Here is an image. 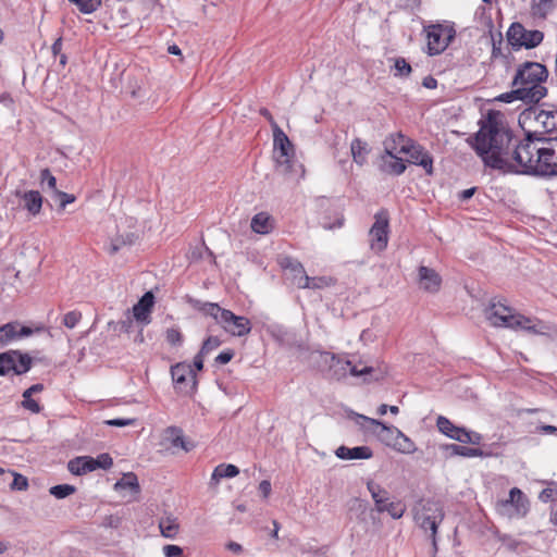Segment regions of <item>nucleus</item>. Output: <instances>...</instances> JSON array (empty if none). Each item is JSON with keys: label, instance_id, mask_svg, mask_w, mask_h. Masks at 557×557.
<instances>
[{"label": "nucleus", "instance_id": "1", "mask_svg": "<svg viewBox=\"0 0 557 557\" xmlns=\"http://www.w3.org/2000/svg\"><path fill=\"white\" fill-rule=\"evenodd\" d=\"M499 112L491 111L467 141L486 166L543 177H557V137L515 138Z\"/></svg>", "mask_w": 557, "mask_h": 557}, {"label": "nucleus", "instance_id": "2", "mask_svg": "<svg viewBox=\"0 0 557 557\" xmlns=\"http://www.w3.org/2000/svg\"><path fill=\"white\" fill-rule=\"evenodd\" d=\"M484 315L491 325L496 327L524 330L535 334L541 332L532 319L515 313V310L503 304L500 299L494 298L485 308Z\"/></svg>", "mask_w": 557, "mask_h": 557}, {"label": "nucleus", "instance_id": "3", "mask_svg": "<svg viewBox=\"0 0 557 557\" xmlns=\"http://www.w3.org/2000/svg\"><path fill=\"white\" fill-rule=\"evenodd\" d=\"M519 123L534 128L533 132L527 133L531 134L533 138H543L537 134L557 129V107L546 103L541 107H530L520 114Z\"/></svg>", "mask_w": 557, "mask_h": 557}, {"label": "nucleus", "instance_id": "4", "mask_svg": "<svg viewBox=\"0 0 557 557\" xmlns=\"http://www.w3.org/2000/svg\"><path fill=\"white\" fill-rule=\"evenodd\" d=\"M330 356V376L333 380L341 381L348 374L352 376H361L364 382L379 381L384 376V371L375 369L371 366L362 364L361 362L354 364L350 360H344L334 354H326Z\"/></svg>", "mask_w": 557, "mask_h": 557}, {"label": "nucleus", "instance_id": "5", "mask_svg": "<svg viewBox=\"0 0 557 557\" xmlns=\"http://www.w3.org/2000/svg\"><path fill=\"white\" fill-rule=\"evenodd\" d=\"M201 311L212 317L225 332L233 336H246L251 331V323L248 318L236 315L231 310L221 308L218 304H203Z\"/></svg>", "mask_w": 557, "mask_h": 557}, {"label": "nucleus", "instance_id": "6", "mask_svg": "<svg viewBox=\"0 0 557 557\" xmlns=\"http://www.w3.org/2000/svg\"><path fill=\"white\" fill-rule=\"evenodd\" d=\"M494 507L496 513L503 518L523 519L530 511V500L519 487H512L508 497L497 499Z\"/></svg>", "mask_w": 557, "mask_h": 557}, {"label": "nucleus", "instance_id": "7", "mask_svg": "<svg viewBox=\"0 0 557 557\" xmlns=\"http://www.w3.org/2000/svg\"><path fill=\"white\" fill-rule=\"evenodd\" d=\"M444 516L443 507L438 503L432 500H426L414 513L417 524L424 531H431L434 554L437 552V528L442 523Z\"/></svg>", "mask_w": 557, "mask_h": 557}, {"label": "nucleus", "instance_id": "8", "mask_svg": "<svg viewBox=\"0 0 557 557\" xmlns=\"http://www.w3.org/2000/svg\"><path fill=\"white\" fill-rule=\"evenodd\" d=\"M548 77V71L545 65L539 62L527 61L521 64L513 77L512 85L521 88H541L544 90V97L547 94L546 87L542 85Z\"/></svg>", "mask_w": 557, "mask_h": 557}, {"label": "nucleus", "instance_id": "9", "mask_svg": "<svg viewBox=\"0 0 557 557\" xmlns=\"http://www.w3.org/2000/svg\"><path fill=\"white\" fill-rule=\"evenodd\" d=\"M367 488L374 502V513L387 512L393 519H400L406 507L400 502H389L388 492L374 481L367 483Z\"/></svg>", "mask_w": 557, "mask_h": 557}, {"label": "nucleus", "instance_id": "10", "mask_svg": "<svg viewBox=\"0 0 557 557\" xmlns=\"http://www.w3.org/2000/svg\"><path fill=\"white\" fill-rule=\"evenodd\" d=\"M428 53L437 55L442 53L456 36V30L449 24H434L426 29Z\"/></svg>", "mask_w": 557, "mask_h": 557}, {"label": "nucleus", "instance_id": "11", "mask_svg": "<svg viewBox=\"0 0 557 557\" xmlns=\"http://www.w3.org/2000/svg\"><path fill=\"white\" fill-rule=\"evenodd\" d=\"M33 366V358L27 352L8 350L0 352V376L13 372L15 375L25 374Z\"/></svg>", "mask_w": 557, "mask_h": 557}, {"label": "nucleus", "instance_id": "12", "mask_svg": "<svg viewBox=\"0 0 557 557\" xmlns=\"http://www.w3.org/2000/svg\"><path fill=\"white\" fill-rule=\"evenodd\" d=\"M436 428L445 436L462 444L480 445L483 440L482 434L458 426L444 416L436 418Z\"/></svg>", "mask_w": 557, "mask_h": 557}, {"label": "nucleus", "instance_id": "13", "mask_svg": "<svg viewBox=\"0 0 557 557\" xmlns=\"http://www.w3.org/2000/svg\"><path fill=\"white\" fill-rule=\"evenodd\" d=\"M358 420H362L364 423L373 425L375 428H381L383 432L391 434L392 437H395V442L393 443V447L403 454H412L416 450L414 443L405 435L399 429L394 425H386L385 423L366 417L363 414H357Z\"/></svg>", "mask_w": 557, "mask_h": 557}, {"label": "nucleus", "instance_id": "14", "mask_svg": "<svg viewBox=\"0 0 557 557\" xmlns=\"http://www.w3.org/2000/svg\"><path fill=\"white\" fill-rule=\"evenodd\" d=\"M371 249L381 252L387 247L388 243V214L386 211H380L375 214V222L369 232Z\"/></svg>", "mask_w": 557, "mask_h": 557}, {"label": "nucleus", "instance_id": "15", "mask_svg": "<svg viewBox=\"0 0 557 557\" xmlns=\"http://www.w3.org/2000/svg\"><path fill=\"white\" fill-rule=\"evenodd\" d=\"M399 153L408 154L411 163L422 166L426 174H433V158L421 145L407 140L399 148Z\"/></svg>", "mask_w": 557, "mask_h": 557}, {"label": "nucleus", "instance_id": "16", "mask_svg": "<svg viewBox=\"0 0 557 557\" xmlns=\"http://www.w3.org/2000/svg\"><path fill=\"white\" fill-rule=\"evenodd\" d=\"M347 515L350 520H356L360 524H367L371 521L376 523L374 509L370 507L366 499L354 497L347 502Z\"/></svg>", "mask_w": 557, "mask_h": 557}, {"label": "nucleus", "instance_id": "17", "mask_svg": "<svg viewBox=\"0 0 557 557\" xmlns=\"http://www.w3.org/2000/svg\"><path fill=\"white\" fill-rule=\"evenodd\" d=\"M272 131L274 149L275 151H278V154L276 156V162L280 165H285L289 162V158L294 154L293 145L287 135L276 124V122H272Z\"/></svg>", "mask_w": 557, "mask_h": 557}, {"label": "nucleus", "instance_id": "18", "mask_svg": "<svg viewBox=\"0 0 557 557\" xmlns=\"http://www.w3.org/2000/svg\"><path fill=\"white\" fill-rule=\"evenodd\" d=\"M12 194L20 200V206H22L29 215L36 216L40 213L44 198L38 190L16 188Z\"/></svg>", "mask_w": 557, "mask_h": 557}, {"label": "nucleus", "instance_id": "19", "mask_svg": "<svg viewBox=\"0 0 557 557\" xmlns=\"http://www.w3.org/2000/svg\"><path fill=\"white\" fill-rule=\"evenodd\" d=\"M33 333L28 326H22L17 322H10L0 326V348L5 347L10 343L29 336Z\"/></svg>", "mask_w": 557, "mask_h": 557}, {"label": "nucleus", "instance_id": "20", "mask_svg": "<svg viewBox=\"0 0 557 557\" xmlns=\"http://www.w3.org/2000/svg\"><path fill=\"white\" fill-rule=\"evenodd\" d=\"M515 90L510 92L503 94L499 97V100L505 102H511L512 100L519 99L527 103H537L541 99L544 98V90L541 88H521L516 86Z\"/></svg>", "mask_w": 557, "mask_h": 557}, {"label": "nucleus", "instance_id": "21", "mask_svg": "<svg viewBox=\"0 0 557 557\" xmlns=\"http://www.w3.org/2000/svg\"><path fill=\"white\" fill-rule=\"evenodd\" d=\"M171 374L173 382L176 386L183 389V385L187 382H191L190 388L186 389L185 393L191 392L196 386V374L190 364L177 363L171 368Z\"/></svg>", "mask_w": 557, "mask_h": 557}, {"label": "nucleus", "instance_id": "22", "mask_svg": "<svg viewBox=\"0 0 557 557\" xmlns=\"http://www.w3.org/2000/svg\"><path fill=\"white\" fill-rule=\"evenodd\" d=\"M418 276L420 286L424 290L435 293L440 289L442 278L435 270L421 265L418 270Z\"/></svg>", "mask_w": 557, "mask_h": 557}, {"label": "nucleus", "instance_id": "23", "mask_svg": "<svg viewBox=\"0 0 557 557\" xmlns=\"http://www.w3.org/2000/svg\"><path fill=\"white\" fill-rule=\"evenodd\" d=\"M154 296L151 292H147L143 295L139 301L133 307L134 318L143 323H149V315L153 307Z\"/></svg>", "mask_w": 557, "mask_h": 557}, {"label": "nucleus", "instance_id": "24", "mask_svg": "<svg viewBox=\"0 0 557 557\" xmlns=\"http://www.w3.org/2000/svg\"><path fill=\"white\" fill-rule=\"evenodd\" d=\"M335 455L343 460L370 459L373 457V451L369 446H356L350 448L342 445L335 450Z\"/></svg>", "mask_w": 557, "mask_h": 557}, {"label": "nucleus", "instance_id": "25", "mask_svg": "<svg viewBox=\"0 0 557 557\" xmlns=\"http://www.w3.org/2000/svg\"><path fill=\"white\" fill-rule=\"evenodd\" d=\"M380 170L387 174L400 175L406 170V164L401 158H398L396 154L394 157L387 156L386 153L382 154Z\"/></svg>", "mask_w": 557, "mask_h": 557}, {"label": "nucleus", "instance_id": "26", "mask_svg": "<svg viewBox=\"0 0 557 557\" xmlns=\"http://www.w3.org/2000/svg\"><path fill=\"white\" fill-rule=\"evenodd\" d=\"M67 469L72 474L83 475L95 471L94 457L81 456L69 461Z\"/></svg>", "mask_w": 557, "mask_h": 557}, {"label": "nucleus", "instance_id": "27", "mask_svg": "<svg viewBox=\"0 0 557 557\" xmlns=\"http://www.w3.org/2000/svg\"><path fill=\"white\" fill-rule=\"evenodd\" d=\"M250 226L258 234H268L273 228V219L267 212H259L252 218Z\"/></svg>", "mask_w": 557, "mask_h": 557}, {"label": "nucleus", "instance_id": "28", "mask_svg": "<svg viewBox=\"0 0 557 557\" xmlns=\"http://www.w3.org/2000/svg\"><path fill=\"white\" fill-rule=\"evenodd\" d=\"M407 140H410L401 133L392 134L383 141L384 145V153L387 156L394 157L396 152L399 153V148L403 144H407Z\"/></svg>", "mask_w": 557, "mask_h": 557}, {"label": "nucleus", "instance_id": "29", "mask_svg": "<svg viewBox=\"0 0 557 557\" xmlns=\"http://www.w3.org/2000/svg\"><path fill=\"white\" fill-rule=\"evenodd\" d=\"M445 449L449 450L451 455L472 458V457H486L487 454L480 448L467 447L457 444H447Z\"/></svg>", "mask_w": 557, "mask_h": 557}, {"label": "nucleus", "instance_id": "30", "mask_svg": "<svg viewBox=\"0 0 557 557\" xmlns=\"http://www.w3.org/2000/svg\"><path fill=\"white\" fill-rule=\"evenodd\" d=\"M295 269L299 274V278L297 282L298 288H321L323 278L321 277H310L306 274L302 264H295Z\"/></svg>", "mask_w": 557, "mask_h": 557}, {"label": "nucleus", "instance_id": "31", "mask_svg": "<svg viewBox=\"0 0 557 557\" xmlns=\"http://www.w3.org/2000/svg\"><path fill=\"white\" fill-rule=\"evenodd\" d=\"M350 151L354 161L363 165L367 162V156L369 153L368 144L360 138H355L350 144Z\"/></svg>", "mask_w": 557, "mask_h": 557}, {"label": "nucleus", "instance_id": "32", "mask_svg": "<svg viewBox=\"0 0 557 557\" xmlns=\"http://www.w3.org/2000/svg\"><path fill=\"white\" fill-rule=\"evenodd\" d=\"M239 473V469L234 465L221 463L215 467L211 474V484H218L221 479L234 478Z\"/></svg>", "mask_w": 557, "mask_h": 557}, {"label": "nucleus", "instance_id": "33", "mask_svg": "<svg viewBox=\"0 0 557 557\" xmlns=\"http://www.w3.org/2000/svg\"><path fill=\"white\" fill-rule=\"evenodd\" d=\"M544 39V34L537 29L524 28V34L521 39V48L532 49L537 47Z\"/></svg>", "mask_w": 557, "mask_h": 557}, {"label": "nucleus", "instance_id": "34", "mask_svg": "<svg viewBox=\"0 0 557 557\" xmlns=\"http://www.w3.org/2000/svg\"><path fill=\"white\" fill-rule=\"evenodd\" d=\"M114 490L116 492H120L123 490H128L131 493H134V494L138 493L139 484H138L137 476L132 472L125 474L121 480H119L114 484Z\"/></svg>", "mask_w": 557, "mask_h": 557}, {"label": "nucleus", "instance_id": "35", "mask_svg": "<svg viewBox=\"0 0 557 557\" xmlns=\"http://www.w3.org/2000/svg\"><path fill=\"white\" fill-rule=\"evenodd\" d=\"M524 34V26L518 22L512 23L507 30V40L513 49L521 48V39Z\"/></svg>", "mask_w": 557, "mask_h": 557}, {"label": "nucleus", "instance_id": "36", "mask_svg": "<svg viewBox=\"0 0 557 557\" xmlns=\"http://www.w3.org/2000/svg\"><path fill=\"white\" fill-rule=\"evenodd\" d=\"M165 438L171 441L172 446L188 450L181 429L175 426L168 428L165 431Z\"/></svg>", "mask_w": 557, "mask_h": 557}, {"label": "nucleus", "instance_id": "37", "mask_svg": "<svg viewBox=\"0 0 557 557\" xmlns=\"http://www.w3.org/2000/svg\"><path fill=\"white\" fill-rule=\"evenodd\" d=\"M159 528L161 534L168 539H173L178 532V523L176 522V519L170 517L162 519L159 523Z\"/></svg>", "mask_w": 557, "mask_h": 557}, {"label": "nucleus", "instance_id": "38", "mask_svg": "<svg viewBox=\"0 0 557 557\" xmlns=\"http://www.w3.org/2000/svg\"><path fill=\"white\" fill-rule=\"evenodd\" d=\"M84 14H91L101 7V0H69Z\"/></svg>", "mask_w": 557, "mask_h": 557}, {"label": "nucleus", "instance_id": "39", "mask_svg": "<svg viewBox=\"0 0 557 557\" xmlns=\"http://www.w3.org/2000/svg\"><path fill=\"white\" fill-rule=\"evenodd\" d=\"M76 491V487L74 485L70 484H59L54 485L49 490V493L54 496L55 498L62 499L65 498L72 494H74Z\"/></svg>", "mask_w": 557, "mask_h": 557}, {"label": "nucleus", "instance_id": "40", "mask_svg": "<svg viewBox=\"0 0 557 557\" xmlns=\"http://www.w3.org/2000/svg\"><path fill=\"white\" fill-rule=\"evenodd\" d=\"M394 67L396 77H408L412 72L411 65L404 58H396Z\"/></svg>", "mask_w": 557, "mask_h": 557}, {"label": "nucleus", "instance_id": "41", "mask_svg": "<svg viewBox=\"0 0 557 557\" xmlns=\"http://www.w3.org/2000/svg\"><path fill=\"white\" fill-rule=\"evenodd\" d=\"M134 235L127 234L126 236H117L111 240L109 252L111 255L116 253L123 246L131 245L133 243Z\"/></svg>", "mask_w": 557, "mask_h": 557}, {"label": "nucleus", "instance_id": "42", "mask_svg": "<svg viewBox=\"0 0 557 557\" xmlns=\"http://www.w3.org/2000/svg\"><path fill=\"white\" fill-rule=\"evenodd\" d=\"M22 407L33 413H39L41 410L38 401L32 398V396H27L26 392L23 393V400L21 403Z\"/></svg>", "mask_w": 557, "mask_h": 557}, {"label": "nucleus", "instance_id": "43", "mask_svg": "<svg viewBox=\"0 0 557 557\" xmlns=\"http://www.w3.org/2000/svg\"><path fill=\"white\" fill-rule=\"evenodd\" d=\"M12 475H13V482L10 484V487L12 490H16V491L27 490L28 480L26 476H24L17 472H12Z\"/></svg>", "mask_w": 557, "mask_h": 557}, {"label": "nucleus", "instance_id": "44", "mask_svg": "<svg viewBox=\"0 0 557 557\" xmlns=\"http://www.w3.org/2000/svg\"><path fill=\"white\" fill-rule=\"evenodd\" d=\"M54 200L59 201L60 209H64L69 203L75 201V196L61 190H55L53 194Z\"/></svg>", "mask_w": 557, "mask_h": 557}, {"label": "nucleus", "instance_id": "45", "mask_svg": "<svg viewBox=\"0 0 557 557\" xmlns=\"http://www.w3.org/2000/svg\"><path fill=\"white\" fill-rule=\"evenodd\" d=\"M40 181L41 183H46L48 188L54 194L57 189V180L55 177L51 174L50 170L49 169H44L41 170L40 172Z\"/></svg>", "mask_w": 557, "mask_h": 557}, {"label": "nucleus", "instance_id": "46", "mask_svg": "<svg viewBox=\"0 0 557 557\" xmlns=\"http://www.w3.org/2000/svg\"><path fill=\"white\" fill-rule=\"evenodd\" d=\"M82 319V313L79 311H70L63 317V324L69 329H74Z\"/></svg>", "mask_w": 557, "mask_h": 557}, {"label": "nucleus", "instance_id": "47", "mask_svg": "<svg viewBox=\"0 0 557 557\" xmlns=\"http://www.w3.org/2000/svg\"><path fill=\"white\" fill-rule=\"evenodd\" d=\"M282 267L285 269V270H288L290 272V274L293 275V284H295L297 286V282H298V278H299V274L298 272L296 271L295 269V264H301L300 262L294 260V259H290V258H285L283 261H282Z\"/></svg>", "mask_w": 557, "mask_h": 557}, {"label": "nucleus", "instance_id": "48", "mask_svg": "<svg viewBox=\"0 0 557 557\" xmlns=\"http://www.w3.org/2000/svg\"><path fill=\"white\" fill-rule=\"evenodd\" d=\"M95 470L103 469L107 470L113 465V460L109 454H101L97 458H94Z\"/></svg>", "mask_w": 557, "mask_h": 557}, {"label": "nucleus", "instance_id": "49", "mask_svg": "<svg viewBox=\"0 0 557 557\" xmlns=\"http://www.w3.org/2000/svg\"><path fill=\"white\" fill-rule=\"evenodd\" d=\"M221 345V341L216 336H209L202 344L201 350L202 354H209L213 349L218 348Z\"/></svg>", "mask_w": 557, "mask_h": 557}, {"label": "nucleus", "instance_id": "50", "mask_svg": "<svg viewBox=\"0 0 557 557\" xmlns=\"http://www.w3.org/2000/svg\"><path fill=\"white\" fill-rule=\"evenodd\" d=\"M135 422H136V419H134V418H116V419L106 420L104 424L110 425V426L123 428V426L133 425V424H135Z\"/></svg>", "mask_w": 557, "mask_h": 557}, {"label": "nucleus", "instance_id": "51", "mask_svg": "<svg viewBox=\"0 0 557 557\" xmlns=\"http://www.w3.org/2000/svg\"><path fill=\"white\" fill-rule=\"evenodd\" d=\"M166 341L171 344V345H180L183 341V336L181 334V332L176 329H169L166 331Z\"/></svg>", "mask_w": 557, "mask_h": 557}, {"label": "nucleus", "instance_id": "52", "mask_svg": "<svg viewBox=\"0 0 557 557\" xmlns=\"http://www.w3.org/2000/svg\"><path fill=\"white\" fill-rule=\"evenodd\" d=\"M550 1L552 0H539V2L533 5L535 13L545 16L547 11L550 9Z\"/></svg>", "mask_w": 557, "mask_h": 557}, {"label": "nucleus", "instance_id": "53", "mask_svg": "<svg viewBox=\"0 0 557 557\" xmlns=\"http://www.w3.org/2000/svg\"><path fill=\"white\" fill-rule=\"evenodd\" d=\"M233 357H234L233 350H230V349L224 350L215 357V362L219 364H226L232 360Z\"/></svg>", "mask_w": 557, "mask_h": 557}, {"label": "nucleus", "instance_id": "54", "mask_svg": "<svg viewBox=\"0 0 557 557\" xmlns=\"http://www.w3.org/2000/svg\"><path fill=\"white\" fill-rule=\"evenodd\" d=\"M556 494V488H553V487H546L544 488L540 495H539V499L543 503H548V502H552L554 499V495Z\"/></svg>", "mask_w": 557, "mask_h": 557}, {"label": "nucleus", "instance_id": "55", "mask_svg": "<svg viewBox=\"0 0 557 557\" xmlns=\"http://www.w3.org/2000/svg\"><path fill=\"white\" fill-rule=\"evenodd\" d=\"M163 553L166 557H176L182 555L183 549L177 545H165L163 547Z\"/></svg>", "mask_w": 557, "mask_h": 557}, {"label": "nucleus", "instance_id": "56", "mask_svg": "<svg viewBox=\"0 0 557 557\" xmlns=\"http://www.w3.org/2000/svg\"><path fill=\"white\" fill-rule=\"evenodd\" d=\"M379 429H380V431L375 430L374 433L380 437V440L384 444H386L388 446H393V443L395 442V437H392L391 434L383 432L381 428H379Z\"/></svg>", "mask_w": 557, "mask_h": 557}, {"label": "nucleus", "instance_id": "57", "mask_svg": "<svg viewBox=\"0 0 557 557\" xmlns=\"http://www.w3.org/2000/svg\"><path fill=\"white\" fill-rule=\"evenodd\" d=\"M259 491L264 498L269 497L271 493V483L268 480H263L259 484Z\"/></svg>", "mask_w": 557, "mask_h": 557}, {"label": "nucleus", "instance_id": "58", "mask_svg": "<svg viewBox=\"0 0 557 557\" xmlns=\"http://www.w3.org/2000/svg\"><path fill=\"white\" fill-rule=\"evenodd\" d=\"M536 430L540 433L556 434L557 435V428L555 425L542 424V425H539L536 428Z\"/></svg>", "mask_w": 557, "mask_h": 557}, {"label": "nucleus", "instance_id": "59", "mask_svg": "<svg viewBox=\"0 0 557 557\" xmlns=\"http://www.w3.org/2000/svg\"><path fill=\"white\" fill-rule=\"evenodd\" d=\"M206 355L207 354H202V350L200 349V351L195 356V358H194V367L196 368V370H198V371L202 370V368H203V357Z\"/></svg>", "mask_w": 557, "mask_h": 557}, {"label": "nucleus", "instance_id": "60", "mask_svg": "<svg viewBox=\"0 0 557 557\" xmlns=\"http://www.w3.org/2000/svg\"><path fill=\"white\" fill-rule=\"evenodd\" d=\"M225 547L227 550H230L236 555H239L243 553V546L239 543H236L233 541L228 542Z\"/></svg>", "mask_w": 557, "mask_h": 557}, {"label": "nucleus", "instance_id": "61", "mask_svg": "<svg viewBox=\"0 0 557 557\" xmlns=\"http://www.w3.org/2000/svg\"><path fill=\"white\" fill-rule=\"evenodd\" d=\"M44 384L37 383L25 389L27 396H33L34 394L40 393L44 391Z\"/></svg>", "mask_w": 557, "mask_h": 557}, {"label": "nucleus", "instance_id": "62", "mask_svg": "<svg viewBox=\"0 0 557 557\" xmlns=\"http://www.w3.org/2000/svg\"><path fill=\"white\" fill-rule=\"evenodd\" d=\"M422 85L425 88L433 89V88H436L437 81L434 77H432V76H426V77L423 78Z\"/></svg>", "mask_w": 557, "mask_h": 557}, {"label": "nucleus", "instance_id": "63", "mask_svg": "<svg viewBox=\"0 0 557 557\" xmlns=\"http://www.w3.org/2000/svg\"><path fill=\"white\" fill-rule=\"evenodd\" d=\"M120 524V518L114 516H109L106 518L104 525L111 527V528H117Z\"/></svg>", "mask_w": 557, "mask_h": 557}, {"label": "nucleus", "instance_id": "64", "mask_svg": "<svg viewBox=\"0 0 557 557\" xmlns=\"http://www.w3.org/2000/svg\"><path fill=\"white\" fill-rule=\"evenodd\" d=\"M474 191H475L474 187L462 190L459 196L460 200H462V201L469 200L473 196Z\"/></svg>", "mask_w": 557, "mask_h": 557}]
</instances>
